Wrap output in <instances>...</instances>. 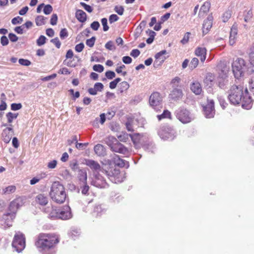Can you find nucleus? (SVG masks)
Listing matches in <instances>:
<instances>
[{"instance_id": "1", "label": "nucleus", "mask_w": 254, "mask_h": 254, "mask_svg": "<svg viewBox=\"0 0 254 254\" xmlns=\"http://www.w3.org/2000/svg\"><path fill=\"white\" fill-rule=\"evenodd\" d=\"M58 236L54 233H40L35 246L42 254H55V248L59 243Z\"/></svg>"}, {"instance_id": "2", "label": "nucleus", "mask_w": 254, "mask_h": 254, "mask_svg": "<svg viewBox=\"0 0 254 254\" xmlns=\"http://www.w3.org/2000/svg\"><path fill=\"white\" fill-rule=\"evenodd\" d=\"M243 89V87L241 85H234L232 86L229 90L228 97L232 104H241L243 108L249 110L252 107L253 101L248 94L247 89H245V93H244Z\"/></svg>"}, {"instance_id": "3", "label": "nucleus", "mask_w": 254, "mask_h": 254, "mask_svg": "<svg viewBox=\"0 0 254 254\" xmlns=\"http://www.w3.org/2000/svg\"><path fill=\"white\" fill-rule=\"evenodd\" d=\"M49 194L51 199L58 203L64 202L66 196L64 185L58 181L53 183L50 188Z\"/></svg>"}, {"instance_id": "4", "label": "nucleus", "mask_w": 254, "mask_h": 254, "mask_svg": "<svg viewBox=\"0 0 254 254\" xmlns=\"http://www.w3.org/2000/svg\"><path fill=\"white\" fill-rule=\"evenodd\" d=\"M232 70L235 78L239 79L246 74H250V69L247 62L242 58H237L232 64Z\"/></svg>"}, {"instance_id": "5", "label": "nucleus", "mask_w": 254, "mask_h": 254, "mask_svg": "<svg viewBox=\"0 0 254 254\" xmlns=\"http://www.w3.org/2000/svg\"><path fill=\"white\" fill-rule=\"evenodd\" d=\"M102 173L105 174L113 183H119L123 181V174L120 173L119 169L114 167L105 165Z\"/></svg>"}, {"instance_id": "6", "label": "nucleus", "mask_w": 254, "mask_h": 254, "mask_svg": "<svg viewBox=\"0 0 254 254\" xmlns=\"http://www.w3.org/2000/svg\"><path fill=\"white\" fill-rule=\"evenodd\" d=\"M12 246L18 253L23 250L25 247V238L22 233L20 232L15 233Z\"/></svg>"}, {"instance_id": "7", "label": "nucleus", "mask_w": 254, "mask_h": 254, "mask_svg": "<svg viewBox=\"0 0 254 254\" xmlns=\"http://www.w3.org/2000/svg\"><path fill=\"white\" fill-rule=\"evenodd\" d=\"M176 114L177 118L183 124L189 123L193 119L192 115L186 109H179L176 111Z\"/></svg>"}, {"instance_id": "8", "label": "nucleus", "mask_w": 254, "mask_h": 254, "mask_svg": "<svg viewBox=\"0 0 254 254\" xmlns=\"http://www.w3.org/2000/svg\"><path fill=\"white\" fill-rule=\"evenodd\" d=\"M149 104L155 110H160L162 107V98L159 92H155L149 97Z\"/></svg>"}, {"instance_id": "9", "label": "nucleus", "mask_w": 254, "mask_h": 254, "mask_svg": "<svg viewBox=\"0 0 254 254\" xmlns=\"http://www.w3.org/2000/svg\"><path fill=\"white\" fill-rule=\"evenodd\" d=\"M158 134L162 139L172 140L175 137V131L169 126H163L160 128Z\"/></svg>"}, {"instance_id": "10", "label": "nucleus", "mask_w": 254, "mask_h": 254, "mask_svg": "<svg viewBox=\"0 0 254 254\" xmlns=\"http://www.w3.org/2000/svg\"><path fill=\"white\" fill-rule=\"evenodd\" d=\"M101 172H93V177L91 184L98 188L103 189L108 187V184L106 180L100 174Z\"/></svg>"}, {"instance_id": "11", "label": "nucleus", "mask_w": 254, "mask_h": 254, "mask_svg": "<svg viewBox=\"0 0 254 254\" xmlns=\"http://www.w3.org/2000/svg\"><path fill=\"white\" fill-rule=\"evenodd\" d=\"M15 217V213H7L3 214L0 223L1 226L4 229H7L12 226L13 221Z\"/></svg>"}, {"instance_id": "12", "label": "nucleus", "mask_w": 254, "mask_h": 254, "mask_svg": "<svg viewBox=\"0 0 254 254\" xmlns=\"http://www.w3.org/2000/svg\"><path fill=\"white\" fill-rule=\"evenodd\" d=\"M129 136L135 146H137L139 144H143L148 138L147 135L140 133L130 134Z\"/></svg>"}, {"instance_id": "13", "label": "nucleus", "mask_w": 254, "mask_h": 254, "mask_svg": "<svg viewBox=\"0 0 254 254\" xmlns=\"http://www.w3.org/2000/svg\"><path fill=\"white\" fill-rule=\"evenodd\" d=\"M58 214V219L67 220L72 217L70 208L68 205H65L62 208H60Z\"/></svg>"}, {"instance_id": "14", "label": "nucleus", "mask_w": 254, "mask_h": 254, "mask_svg": "<svg viewBox=\"0 0 254 254\" xmlns=\"http://www.w3.org/2000/svg\"><path fill=\"white\" fill-rule=\"evenodd\" d=\"M204 115L207 118H213L215 114L214 103L212 100H208L207 104L203 107Z\"/></svg>"}, {"instance_id": "15", "label": "nucleus", "mask_w": 254, "mask_h": 254, "mask_svg": "<svg viewBox=\"0 0 254 254\" xmlns=\"http://www.w3.org/2000/svg\"><path fill=\"white\" fill-rule=\"evenodd\" d=\"M23 204V199L21 197H18L12 200L9 204V210L10 213H14L15 214L18 209Z\"/></svg>"}, {"instance_id": "16", "label": "nucleus", "mask_w": 254, "mask_h": 254, "mask_svg": "<svg viewBox=\"0 0 254 254\" xmlns=\"http://www.w3.org/2000/svg\"><path fill=\"white\" fill-rule=\"evenodd\" d=\"M184 95L181 88H174L169 95L170 100L173 101H178L181 99Z\"/></svg>"}, {"instance_id": "17", "label": "nucleus", "mask_w": 254, "mask_h": 254, "mask_svg": "<svg viewBox=\"0 0 254 254\" xmlns=\"http://www.w3.org/2000/svg\"><path fill=\"white\" fill-rule=\"evenodd\" d=\"M85 164L89 167L94 172L96 173L98 172L102 173L103 168H101L100 164L97 162L91 159H87L85 160Z\"/></svg>"}, {"instance_id": "18", "label": "nucleus", "mask_w": 254, "mask_h": 254, "mask_svg": "<svg viewBox=\"0 0 254 254\" xmlns=\"http://www.w3.org/2000/svg\"><path fill=\"white\" fill-rule=\"evenodd\" d=\"M238 34V25L234 23L231 29L229 37V44L230 45H234L236 41L237 35Z\"/></svg>"}, {"instance_id": "19", "label": "nucleus", "mask_w": 254, "mask_h": 254, "mask_svg": "<svg viewBox=\"0 0 254 254\" xmlns=\"http://www.w3.org/2000/svg\"><path fill=\"white\" fill-rule=\"evenodd\" d=\"M111 149L114 152L123 154L124 155H128V149L119 141L112 146Z\"/></svg>"}, {"instance_id": "20", "label": "nucleus", "mask_w": 254, "mask_h": 254, "mask_svg": "<svg viewBox=\"0 0 254 254\" xmlns=\"http://www.w3.org/2000/svg\"><path fill=\"white\" fill-rule=\"evenodd\" d=\"M212 17L209 16L204 21L202 26V33L203 35L208 33L212 25Z\"/></svg>"}, {"instance_id": "21", "label": "nucleus", "mask_w": 254, "mask_h": 254, "mask_svg": "<svg viewBox=\"0 0 254 254\" xmlns=\"http://www.w3.org/2000/svg\"><path fill=\"white\" fill-rule=\"evenodd\" d=\"M59 210V208L56 207L51 206L45 208L44 211L49 214V217L53 219H57L58 218Z\"/></svg>"}, {"instance_id": "22", "label": "nucleus", "mask_w": 254, "mask_h": 254, "mask_svg": "<svg viewBox=\"0 0 254 254\" xmlns=\"http://www.w3.org/2000/svg\"><path fill=\"white\" fill-rule=\"evenodd\" d=\"M167 54V51L166 50H162L160 52L157 53L155 56V61L154 63V65H160L162 64L165 60L166 59V58L164 56L165 54Z\"/></svg>"}, {"instance_id": "23", "label": "nucleus", "mask_w": 254, "mask_h": 254, "mask_svg": "<svg viewBox=\"0 0 254 254\" xmlns=\"http://www.w3.org/2000/svg\"><path fill=\"white\" fill-rule=\"evenodd\" d=\"M190 88L195 95H200L202 91L201 85L197 81L192 82L190 85Z\"/></svg>"}, {"instance_id": "24", "label": "nucleus", "mask_w": 254, "mask_h": 254, "mask_svg": "<svg viewBox=\"0 0 254 254\" xmlns=\"http://www.w3.org/2000/svg\"><path fill=\"white\" fill-rule=\"evenodd\" d=\"M35 202L40 205L44 206L48 204V198L45 194L40 193L35 197Z\"/></svg>"}, {"instance_id": "25", "label": "nucleus", "mask_w": 254, "mask_h": 254, "mask_svg": "<svg viewBox=\"0 0 254 254\" xmlns=\"http://www.w3.org/2000/svg\"><path fill=\"white\" fill-rule=\"evenodd\" d=\"M104 88V85L102 83H96L93 88H90L88 90V93L92 95H95L97 94L98 91L101 92Z\"/></svg>"}, {"instance_id": "26", "label": "nucleus", "mask_w": 254, "mask_h": 254, "mask_svg": "<svg viewBox=\"0 0 254 254\" xmlns=\"http://www.w3.org/2000/svg\"><path fill=\"white\" fill-rule=\"evenodd\" d=\"M195 54L200 57L201 62H204L206 59V49L205 48L198 47L195 50Z\"/></svg>"}, {"instance_id": "27", "label": "nucleus", "mask_w": 254, "mask_h": 254, "mask_svg": "<svg viewBox=\"0 0 254 254\" xmlns=\"http://www.w3.org/2000/svg\"><path fill=\"white\" fill-rule=\"evenodd\" d=\"M75 16L80 22L84 23L87 20V14L81 9H77L76 10Z\"/></svg>"}, {"instance_id": "28", "label": "nucleus", "mask_w": 254, "mask_h": 254, "mask_svg": "<svg viewBox=\"0 0 254 254\" xmlns=\"http://www.w3.org/2000/svg\"><path fill=\"white\" fill-rule=\"evenodd\" d=\"M94 150L96 154L99 156H104L106 154L105 147L100 144H98L94 146Z\"/></svg>"}, {"instance_id": "29", "label": "nucleus", "mask_w": 254, "mask_h": 254, "mask_svg": "<svg viewBox=\"0 0 254 254\" xmlns=\"http://www.w3.org/2000/svg\"><path fill=\"white\" fill-rule=\"evenodd\" d=\"M215 79V76L211 73H208L206 74V76L204 79V82L206 86L211 87L214 82Z\"/></svg>"}, {"instance_id": "30", "label": "nucleus", "mask_w": 254, "mask_h": 254, "mask_svg": "<svg viewBox=\"0 0 254 254\" xmlns=\"http://www.w3.org/2000/svg\"><path fill=\"white\" fill-rule=\"evenodd\" d=\"M210 7V4L209 2H205L201 6L198 15L199 16H203L204 14L207 13Z\"/></svg>"}, {"instance_id": "31", "label": "nucleus", "mask_w": 254, "mask_h": 254, "mask_svg": "<svg viewBox=\"0 0 254 254\" xmlns=\"http://www.w3.org/2000/svg\"><path fill=\"white\" fill-rule=\"evenodd\" d=\"M78 178L79 181L85 184L87 182V172L84 169L78 170Z\"/></svg>"}, {"instance_id": "32", "label": "nucleus", "mask_w": 254, "mask_h": 254, "mask_svg": "<svg viewBox=\"0 0 254 254\" xmlns=\"http://www.w3.org/2000/svg\"><path fill=\"white\" fill-rule=\"evenodd\" d=\"M105 142L107 144L111 149L118 141L117 139L113 136H109L105 138Z\"/></svg>"}, {"instance_id": "33", "label": "nucleus", "mask_w": 254, "mask_h": 254, "mask_svg": "<svg viewBox=\"0 0 254 254\" xmlns=\"http://www.w3.org/2000/svg\"><path fill=\"white\" fill-rule=\"evenodd\" d=\"M181 79L179 77H175L174 78L171 82V84L173 89L174 88H181L182 89V86L181 85Z\"/></svg>"}, {"instance_id": "34", "label": "nucleus", "mask_w": 254, "mask_h": 254, "mask_svg": "<svg viewBox=\"0 0 254 254\" xmlns=\"http://www.w3.org/2000/svg\"><path fill=\"white\" fill-rule=\"evenodd\" d=\"M136 122V120L134 119H128L126 123V127L128 131H133L134 130V125Z\"/></svg>"}, {"instance_id": "35", "label": "nucleus", "mask_w": 254, "mask_h": 254, "mask_svg": "<svg viewBox=\"0 0 254 254\" xmlns=\"http://www.w3.org/2000/svg\"><path fill=\"white\" fill-rule=\"evenodd\" d=\"M80 190L83 195H88L89 194V187L87 185V182L83 184V185L80 187Z\"/></svg>"}, {"instance_id": "36", "label": "nucleus", "mask_w": 254, "mask_h": 254, "mask_svg": "<svg viewBox=\"0 0 254 254\" xmlns=\"http://www.w3.org/2000/svg\"><path fill=\"white\" fill-rule=\"evenodd\" d=\"M17 113H13L8 112L6 114V117L7 119V122L9 124H11L14 119H16L18 116Z\"/></svg>"}, {"instance_id": "37", "label": "nucleus", "mask_w": 254, "mask_h": 254, "mask_svg": "<svg viewBox=\"0 0 254 254\" xmlns=\"http://www.w3.org/2000/svg\"><path fill=\"white\" fill-rule=\"evenodd\" d=\"M3 193L4 194H10L15 192L16 190V187L15 186H9L3 189Z\"/></svg>"}, {"instance_id": "38", "label": "nucleus", "mask_w": 254, "mask_h": 254, "mask_svg": "<svg viewBox=\"0 0 254 254\" xmlns=\"http://www.w3.org/2000/svg\"><path fill=\"white\" fill-rule=\"evenodd\" d=\"M46 18L42 15L38 16L36 18V23L37 26H41L45 24Z\"/></svg>"}, {"instance_id": "39", "label": "nucleus", "mask_w": 254, "mask_h": 254, "mask_svg": "<svg viewBox=\"0 0 254 254\" xmlns=\"http://www.w3.org/2000/svg\"><path fill=\"white\" fill-rule=\"evenodd\" d=\"M249 61L248 64L250 69V73L254 72V57L249 56Z\"/></svg>"}, {"instance_id": "40", "label": "nucleus", "mask_w": 254, "mask_h": 254, "mask_svg": "<svg viewBox=\"0 0 254 254\" xmlns=\"http://www.w3.org/2000/svg\"><path fill=\"white\" fill-rule=\"evenodd\" d=\"M171 117V114L168 110H165L163 113L160 115L157 116L159 120H161L163 118H169Z\"/></svg>"}, {"instance_id": "41", "label": "nucleus", "mask_w": 254, "mask_h": 254, "mask_svg": "<svg viewBox=\"0 0 254 254\" xmlns=\"http://www.w3.org/2000/svg\"><path fill=\"white\" fill-rule=\"evenodd\" d=\"M130 134H127L126 132H122L121 134L117 136L118 139L122 142H126L129 137Z\"/></svg>"}, {"instance_id": "42", "label": "nucleus", "mask_w": 254, "mask_h": 254, "mask_svg": "<svg viewBox=\"0 0 254 254\" xmlns=\"http://www.w3.org/2000/svg\"><path fill=\"white\" fill-rule=\"evenodd\" d=\"M198 59L196 58H194L191 60V61L189 67L191 70H192V69H194L195 67H196V66L198 65Z\"/></svg>"}, {"instance_id": "43", "label": "nucleus", "mask_w": 254, "mask_h": 254, "mask_svg": "<svg viewBox=\"0 0 254 254\" xmlns=\"http://www.w3.org/2000/svg\"><path fill=\"white\" fill-rule=\"evenodd\" d=\"M114 11L120 15H122L124 14L125 9L123 6L116 5L114 9Z\"/></svg>"}, {"instance_id": "44", "label": "nucleus", "mask_w": 254, "mask_h": 254, "mask_svg": "<svg viewBox=\"0 0 254 254\" xmlns=\"http://www.w3.org/2000/svg\"><path fill=\"white\" fill-rule=\"evenodd\" d=\"M80 4L84 8V9L87 12L91 13L93 11V8L89 5L86 4L83 2H81Z\"/></svg>"}, {"instance_id": "45", "label": "nucleus", "mask_w": 254, "mask_h": 254, "mask_svg": "<svg viewBox=\"0 0 254 254\" xmlns=\"http://www.w3.org/2000/svg\"><path fill=\"white\" fill-rule=\"evenodd\" d=\"M46 38L44 36L41 35L37 40V44L39 46H41L46 43Z\"/></svg>"}, {"instance_id": "46", "label": "nucleus", "mask_w": 254, "mask_h": 254, "mask_svg": "<svg viewBox=\"0 0 254 254\" xmlns=\"http://www.w3.org/2000/svg\"><path fill=\"white\" fill-rule=\"evenodd\" d=\"M96 40L95 37H92L90 39H87L86 41V44L89 47L91 48L94 45Z\"/></svg>"}, {"instance_id": "47", "label": "nucleus", "mask_w": 254, "mask_h": 254, "mask_svg": "<svg viewBox=\"0 0 254 254\" xmlns=\"http://www.w3.org/2000/svg\"><path fill=\"white\" fill-rule=\"evenodd\" d=\"M121 79L120 78H117L114 80L111 81L110 83V85H109L110 88L111 89H115L116 87L117 84L120 81H121Z\"/></svg>"}, {"instance_id": "48", "label": "nucleus", "mask_w": 254, "mask_h": 254, "mask_svg": "<svg viewBox=\"0 0 254 254\" xmlns=\"http://www.w3.org/2000/svg\"><path fill=\"white\" fill-rule=\"evenodd\" d=\"M101 23L103 27V31H107L109 30V27L108 26V20L106 18H103L101 19Z\"/></svg>"}, {"instance_id": "49", "label": "nucleus", "mask_w": 254, "mask_h": 254, "mask_svg": "<svg viewBox=\"0 0 254 254\" xmlns=\"http://www.w3.org/2000/svg\"><path fill=\"white\" fill-rule=\"evenodd\" d=\"M68 34L66 28L62 29L60 33V36L62 39H64L66 37H67Z\"/></svg>"}, {"instance_id": "50", "label": "nucleus", "mask_w": 254, "mask_h": 254, "mask_svg": "<svg viewBox=\"0 0 254 254\" xmlns=\"http://www.w3.org/2000/svg\"><path fill=\"white\" fill-rule=\"evenodd\" d=\"M52 10H53V7L50 4L46 5L44 6V8L43 9L44 13L47 15L50 14L52 12Z\"/></svg>"}, {"instance_id": "51", "label": "nucleus", "mask_w": 254, "mask_h": 254, "mask_svg": "<svg viewBox=\"0 0 254 254\" xmlns=\"http://www.w3.org/2000/svg\"><path fill=\"white\" fill-rule=\"evenodd\" d=\"M253 17V12L252 10H249L245 15L244 20L245 22H249Z\"/></svg>"}, {"instance_id": "52", "label": "nucleus", "mask_w": 254, "mask_h": 254, "mask_svg": "<svg viewBox=\"0 0 254 254\" xmlns=\"http://www.w3.org/2000/svg\"><path fill=\"white\" fill-rule=\"evenodd\" d=\"M126 67L125 65L124 64H122V65L118 66L116 69V71L118 73H122V74L123 76H125L127 75V72L126 71H123L122 69H124Z\"/></svg>"}, {"instance_id": "53", "label": "nucleus", "mask_w": 254, "mask_h": 254, "mask_svg": "<svg viewBox=\"0 0 254 254\" xmlns=\"http://www.w3.org/2000/svg\"><path fill=\"white\" fill-rule=\"evenodd\" d=\"M23 21V18L20 16H17L13 18L11 20V23L13 25L20 24Z\"/></svg>"}, {"instance_id": "54", "label": "nucleus", "mask_w": 254, "mask_h": 254, "mask_svg": "<svg viewBox=\"0 0 254 254\" xmlns=\"http://www.w3.org/2000/svg\"><path fill=\"white\" fill-rule=\"evenodd\" d=\"M22 106L21 103H12L11 104V109L13 111H17L21 109Z\"/></svg>"}, {"instance_id": "55", "label": "nucleus", "mask_w": 254, "mask_h": 254, "mask_svg": "<svg viewBox=\"0 0 254 254\" xmlns=\"http://www.w3.org/2000/svg\"><path fill=\"white\" fill-rule=\"evenodd\" d=\"M231 13L230 11H226L224 13L222 16V20L223 22H225L228 21V20L231 17Z\"/></svg>"}, {"instance_id": "56", "label": "nucleus", "mask_w": 254, "mask_h": 254, "mask_svg": "<svg viewBox=\"0 0 254 254\" xmlns=\"http://www.w3.org/2000/svg\"><path fill=\"white\" fill-rule=\"evenodd\" d=\"M51 42L54 44L57 48L59 49L61 47V43L58 37L51 40Z\"/></svg>"}, {"instance_id": "57", "label": "nucleus", "mask_w": 254, "mask_h": 254, "mask_svg": "<svg viewBox=\"0 0 254 254\" xmlns=\"http://www.w3.org/2000/svg\"><path fill=\"white\" fill-rule=\"evenodd\" d=\"M93 69L94 71L102 72L104 70V67L101 64H95L93 66Z\"/></svg>"}, {"instance_id": "58", "label": "nucleus", "mask_w": 254, "mask_h": 254, "mask_svg": "<svg viewBox=\"0 0 254 254\" xmlns=\"http://www.w3.org/2000/svg\"><path fill=\"white\" fill-rule=\"evenodd\" d=\"M105 75L108 79H112L116 76V74L114 71L109 70L106 71Z\"/></svg>"}, {"instance_id": "59", "label": "nucleus", "mask_w": 254, "mask_h": 254, "mask_svg": "<svg viewBox=\"0 0 254 254\" xmlns=\"http://www.w3.org/2000/svg\"><path fill=\"white\" fill-rule=\"evenodd\" d=\"M100 27V23L98 21H94L90 24V27L94 31L98 30Z\"/></svg>"}, {"instance_id": "60", "label": "nucleus", "mask_w": 254, "mask_h": 254, "mask_svg": "<svg viewBox=\"0 0 254 254\" xmlns=\"http://www.w3.org/2000/svg\"><path fill=\"white\" fill-rule=\"evenodd\" d=\"M18 62L19 63L22 65L28 66L31 64L30 61L26 59H20Z\"/></svg>"}, {"instance_id": "61", "label": "nucleus", "mask_w": 254, "mask_h": 254, "mask_svg": "<svg viewBox=\"0 0 254 254\" xmlns=\"http://www.w3.org/2000/svg\"><path fill=\"white\" fill-rule=\"evenodd\" d=\"M105 47L106 49L109 50H114L115 49V47L114 45V43L112 41H109L108 42L106 45Z\"/></svg>"}, {"instance_id": "62", "label": "nucleus", "mask_w": 254, "mask_h": 254, "mask_svg": "<svg viewBox=\"0 0 254 254\" xmlns=\"http://www.w3.org/2000/svg\"><path fill=\"white\" fill-rule=\"evenodd\" d=\"M119 19V17L115 14H111L109 16V22L110 23H112L114 22L118 21Z\"/></svg>"}, {"instance_id": "63", "label": "nucleus", "mask_w": 254, "mask_h": 254, "mask_svg": "<svg viewBox=\"0 0 254 254\" xmlns=\"http://www.w3.org/2000/svg\"><path fill=\"white\" fill-rule=\"evenodd\" d=\"M190 32H187L184 35L183 39L181 41V43L183 44H185L188 43L189 40L190 35Z\"/></svg>"}, {"instance_id": "64", "label": "nucleus", "mask_w": 254, "mask_h": 254, "mask_svg": "<svg viewBox=\"0 0 254 254\" xmlns=\"http://www.w3.org/2000/svg\"><path fill=\"white\" fill-rule=\"evenodd\" d=\"M84 48V45L82 43H80L77 45H76L75 47V50L77 52H81L82 51Z\"/></svg>"}]
</instances>
